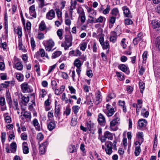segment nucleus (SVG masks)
I'll use <instances>...</instances> for the list:
<instances>
[{
	"label": "nucleus",
	"mask_w": 160,
	"mask_h": 160,
	"mask_svg": "<svg viewBox=\"0 0 160 160\" xmlns=\"http://www.w3.org/2000/svg\"><path fill=\"white\" fill-rule=\"evenodd\" d=\"M114 136H115V134L112 133L108 131H106L104 132L102 136L98 137V138L102 142H104L106 141L107 139L110 140H112Z\"/></svg>",
	"instance_id": "1"
},
{
	"label": "nucleus",
	"mask_w": 160,
	"mask_h": 160,
	"mask_svg": "<svg viewBox=\"0 0 160 160\" xmlns=\"http://www.w3.org/2000/svg\"><path fill=\"white\" fill-rule=\"evenodd\" d=\"M65 38V41L62 42L61 46L64 47V49L66 50L72 46V36L66 35Z\"/></svg>",
	"instance_id": "2"
},
{
	"label": "nucleus",
	"mask_w": 160,
	"mask_h": 160,
	"mask_svg": "<svg viewBox=\"0 0 160 160\" xmlns=\"http://www.w3.org/2000/svg\"><path fill=\"white\" fill-rule=\"evenodd\" d=\"M21 89L23 93L31 92L32 90L30 88V86L28 85L27 82H24L21 85Z\"/></svg>",
	"instance_id": "3"
},
{
	"label": "nucleus",
	"mask_w": 160,
	"mask_h": 160,
	"mask_svg": "<svg viewBox=\"0 0 160 160\" xmlns=\"http://www.w3.org/2000/svg\"><path fill=\"white\" fill-rule=\"evenodd\" d=\"M54 42L52 39L47 41L46 43L44 44L46 50L48 51H50L54 46Z\"/></svg>",
	"instance_id": "4"
},
{
	"label": "nucleus",
	"mask_w": 160,
	"mask_h": 160,
	"mask_svg": "<svg viewBox=\"0 0 160 160\" xmlns=\"http://www.w3.org/2000/svg\"><path fill=\"white\" fill-rule=\"evenodd\" d=\"M105 145L106 147L105 148L106 153L108 155H110L112 152V142L108 141L105 143Z\"/></svg>",
	"instance_id": "5"
},
{
	"label": "nucleus",
	"mask_w": 160,
	"mask_h": 160,
	"mask_svg": "<svg viewBox=\"0 0 160 160\" xmlns=\"http://www.w3.org/2000/svg\"><path fill=\"white\" fill-rule=\"evenodd\" d=\"M120 118L113 119L110 122V127L111 129L113 131H116L118 129V127L116 125L118 123Z\"/></svg>",
	"instance_id": "6"
},
{
	"label": "nucleus",
	"mask_w": 160,
	"mask_h": 160,
	"mask_svg": "<svg viewBox=\"0 0 160 160\" xmlns=\"http://www.w3.org/2000/svg\"><path fill=\"white\" fill-rule=\"evenodd\" d=\"M45 57L48 58V56L47 54H46L44 50L43 49H40L39 51H38L34 55V57H36L37 59H38L39 57Z\"/></svg>",
	"instance_id": "7"
},
{
	"label": "nucleus",
	"mask_w": 160,
	"mask_h": 160,
	"mask_svg": "<svg viewBox=\"0 0 160 160\" xmlns=\"http://www.w3.org/2000/svg\"><path fill=\"white\" fill-rule=\"evenodd\" d=\"M152 28L156 30L160 31V22L156 20H152Z\"/></svg>",
	"instance_id": "8"
},
{
	"label": "nucleus",
	"mask_w": 160,
	"mask_h": 160,
	"mask_svg": "<svg viewBox=\"0 0 160 160\" xmlns=\"http://www.w3.org/2000/svg\"><path fill=\"white\" fill-rule=\"evenodd\" d=\"M93 99V95L92 93H89L87 96L86 98V101L85 103H87L88 105H90L89 107L93 106V103L92 102V100Z\"/></svg>",
	"instance_id": "9"
},
{
	"label": "nucleus",
	"mask_w": 160,
	"mask_h": 160,
	"mask_svg": "<svg viewBox=\"0 0 160 160\" xmlns=\"http://www.w3.org/2000/svg\"><path fill=\"white\" fill-rule=\"evenodd\" d=\"M48 145V142L46 141L43 142L39 147V152L40 154H43L45 152V148Z\"/></svg>",
	"instance_id": "10"
},
{
	"label": "nucleus",
	"mask_w": 160,
	"mask_h": 160,
	"mask_svg": "<svg viewBox=\"0 0 160 160\" xmlns=\"http://www.w3.org/2000/svg\"><path fill=\"white\" fill-rule=\"evenodd\" d=\"M55 16V12L53 10L51 9L48 12L46 15V18L48 20H52Z\"/></svg>",
	"instance_id": "11"
},
{
	"label": "nucleus",
	"mask_w": 160,
	"mask_h": 160,
	"mask_svg": "<svg viewBox=\"0 0 160 160\" xmlns=\"http://www.w3.org/2000/svg\"><path fill=\"white\" fill-rule=\"evenodd\" d=\"M98 121L101 126H104L105 124V119L104 116L100 113L98 115Z\"/></svg>",
	"instance_id": "12"
},
{
	"label": "nucleus",
	"mask_w": 160,
	"mask_h": 160,
	"mask_svg": "<svg viewBox=\"0 0 160 160\" xmlns=\"http://www.w3.org/2000/svg\"><path fill=\"white\" fill-rule=\"evenodd\" d=\"M29 13L33 18L36 17V13L35 12V7L34 5L30 6L29 8Z\"/></svg>",
	"instance_id": "13"
},
{
	"label": "nucleus",
	"mask_w": 160,
	"mask_h": 160,
	"mask_svg": "<svg viewBox=\"0 0 160 160\" xmlns=\"http://www.w3.org/2000/svg\"><path fill=\"white\" fill-rule=\"evenodd\" d=\"M118 68L122 71L124 72H126L127 74H128L129 73V71H128V68L125 64H120L118 65Z\"/></svg>",
	"instance_id": "14"
},
{
	"label": "nucleus",
	"mask_w": 160,
	"mask_h": 160,
	"mask_svg": "<svg viewBox=\"0 0 160 160\" xmlns=\"http://www.w3.org/2000/svg\"><path fill=\"white\" fill-rule=\"evenodd\" d=\"M102 101V97L101 95V92L100 91H98V93L96 94V100L94 102L95 103L98 105Z\"/></svg>",
	"instance_id": "15"
},
{
	"label": "nucleus",
	"mask_w": 160,
	"mask_h": 160,
	"mask_svg": "<svg viewBox=\"0 0 160 160\" xmlns=\"http://www.w3.org/2000/svg\"><path fill=\"white\" fill-rule=\"evenodd\" d=\"M117 38V35L114 32H111L110 37V41L113 43L116 42Z\"/></svg>",
	"instance_id": "16"
},
{
	"label": "nucleus",
	"mask_w": 160,
	"mask_h": 160,
	"mask_svg": "<svg viewBox=\"0 0 160 160\" xmlns=\"http://www.w3.org/2000/svg\"><path fill=\"white\" fill-rule=\"evenodd\" d=\"M123 11V13L125 17L128 18H131V15L130 11L126 6H124L122 8Z\"/></svg>",
	"instance_id": "17"
},
{
	"label": "nucleus",
	"mask_w": 160,
	"mask_h": 160,
	"mask_svg": "<svg viewBox=\"0 0 160 160\" xmlns=\"http://www.w3.org/2000/svg\"><path fill=\"white\" fill-rule=\"evenodd\" d=\"M56 126V124L54 121H51L47 124L48 128L49 130L51 131L55 128Z\"/></svg>",
	"instance_id": "18"
},
{
	"label": "nucleus",
	"mask_w": 160,
	"mask_h": 160,
	"mask_svg": "<svg viewBox=\"0 0 160 160\" xmlns=\"http://www.w3.org/2000/svg\"><path fill=\"white\" fill-rule=\"evenodd\" d=\"M147 124V121L144 119H140L138 122V125L140 128L145 127Z\"/></svg>",
	"instance_id": "19"
},
{
	"label": "nucleus",
	"mask_w": 160,
	"mask_h": 160,
	"mask_svg": "<svg viewBox=\"0 0 160 160\" xmlns=\"http://www.w3.org/2000/svg\"><path fill=\"white\" fill-rule=\"evenodd\" d=\"M114 109L115 108H114L108 110H105L104 112L108 117H110L115 113V111Z\"/></svg>",
	"instance_id": "20"
},
{
	"label": "nucleus",
	"mask_w": 160,
	"mask_h": 160,
	"mask_svg": "<svg viewBox=\"0 0 160 160\" xmlns=\"http://www.w3.org/2000/svg\"><path fill=\"white\" fill-rule=\"evenodd\" d=\"M23 152L24 154H27L29 152V148L28 146V143L26 142H24L22 143Z\"/></svg>",
	"instance_id": "21"
},
{
	"label": "nucleus",
	"mask_w": 160,
	"mask_h": 160,
	"mask_svg": "<svg viewBox=\"0 0 160 160\" xmlns=\"http://www.w3.org/2000/svg\"><path fill=\"white\" fill-rule=\"evenodd\" d=\"M32 124L35 127L36 129L37 130L39 131L40 130L41 128L40 125L38 123V120L35 118L32 121Z\"/></svg>",
	"instance_id": "22"
},
{
	"label": "nucleus",
	"mask_w": 160,
	"mask_h": 160,
	"mask_svg": "<svg viewBox=\"0 0 160 160\" xmlns=\"http://www.w3.org/2000/svg\"><path fill=\"white\" fill-rule=\"evenodd\" d=\"M61 106L59 105H55V116L56 117H58L60 115V109Z\"/></svg>",
	"instance_id": "23"
},
{
	"label": "nucleus",
	"mask_w": 160,
	"mask_h": 160,
	"mask_svg": "<svg viewBox=\"0 0 160 160\" xmlns=\"http://www.w3.org/2000/svg\"><path fill=\"white\" fill-rule=\"evenodd\" d=\"M11 152L15 153L16 151L17 145L15 142H12L10 145Z\"/></svg>",
	"instance_id": "24"
},
{
	"label": "nucleus",
	"mask_w": 160,
	"mask_h": 160,
	"mask_svg": "<svg viewBox=\"0 0 160 160\" xmlns=\"http://www.w3.org/2000/svg\"><path fill=\"white\" fill-rule=\"evenodd\" d=\"M143 134L142 132H139L136 134V137L141 142H143L144 141L143 138Z\"/></svg>",
	"instance_id": "25"
},
{
	"label": "nucleus",
	"mask_w": 160,
	"mask_h": 160,
	"mask_svg": "<svg viewBox=\"0 0 160 160\" xmlns=\"http://www.w3.org/2000/svg\"><path fill=\"white\" fill-rule=\"evenodd\" d=\"M70 10H73L76 8L77 4V2L76 0H71L70 2Z\"/></svg>",
	"instance_id": "26"
},
{
	"label": "nucleus",
	"mask_w": 160,
	"mask_h": 160,
	"mask_svg": "<svg viewBox=\"0 0 160 160\" xmlns=\"http://www.w3.org/2000/svg\"><path fill=\"white\" fill-rule=\"evenodd\" d=\"M46 28L45 23L44 21H42L39 25V29L41 31L45 30Z\"/></svg>",
	"instance_id": "27"
},
{
	"label": "nucleus",
	"mask_w": 160,
	"mask_h": 160,
	"mask_svg": "<svg viewBox=\"0 0 160 160\" xmlns=\"http://www.w3.org/2000/svg\"><path fill=\"white\" fill-rule=\"evenodd\" d=\"M3 116L5 122L7 123H10L11 122V118L10 116L8 115V113H5Z\"/></svg>",
	"instance_id": "28"
},
{
	"label": "nucleus",
	"mask_w": 160,
	"mask_h": 160,
	"mask_svg": "<svg viewBox=\"0 0 160 160\" xmlns=\"http://www.w3.org/2000/svg\"><path fill=\"white\" fill-rule=\"evenodd\" d=\"M74 66H76L77 68H80L82 66V64L79 59H76L74 61Z\"/></svg>",
	"instance_id": "29"
},
{
	"label": "nucleus",
	"mask_w": 160,
	"mask_h": 160,
	"mask_svg": "<svg viewBox=\"0 0 160 160\" xmlns=\"http://www.w3.org/2000/svg\"><path fill=\"white\" fill-rule=\"evenodd\" d=\"M112 13L114 16L116 17L117 16L118 18L119 16L118 10L117 8H115L112 10Z\"/></svg>",
	"instance_id": "30"
},
{
	"label": "nucleus",
	"mask_w": 160,
	"mask_h": 160,
	"mask_svg": "<svg viewBox=\"0 0 160 160\" xmlns=\"http://www.w3.org/2000/svg\"><path fill=\"white\" fill-rule=\"evenodd\" d=\"M95 19L96 23H102L103 22H105L106 21V18L101 16L97 19L95 18Z\"/></svg>",
	"instance_id": "31"
},
{
	"label": "nucleus",
	"mask_w": 160,
	"mask_h": 160,
	"mask_svg": "<svg viewBox=\"0 0 160 160\" xmlns=\"http://www.w3.org/2000/svg\"><path fill=\"white\" fill-rule=\"evenodd\" d=\"M139 85L140 89V92L142 93L145 88V83L142 81H140L139 82Z\"/></svg>",
	"instance_id": "32"
},
{
	"label": "nucleus",
	"mask_w": 160,
	"mask_h": 160,
	"mask_svg": "<svg viewBox=\"0 0 160 160\" xmlns=\"http://www.w3.org/2000/svg\"><path fill=\"white\" fill-rule=\"evenodd\" d=\"M23 117L26 119H28L29 120H30L31 118V113L29 112L25 111L24 112V114L23 115Z\"/></svg>",
	"instance_id": "33"
},
{
	"label": "nucleus",
	"mask_w": 160,
	"mask_h": 160,
	"mask_svg": "<svg viewBox=\"0 0 160 160\" xmlns=\"http://www.w3.org/2000/svg\"><path fill=\"white\" fill-rule=\"evenodd\" d=\"M21 99L22 101L25 104L28 103L29 100V97L27 95H24L22 96Z\"/></svg>",
	"instance_id": "34"
},
{
	"label": "nucleus",
	"mask_w": 160,
	"mask_h": 160,
	"mask_svg": "<svg viewBox=\"0 0 160 160\" xmlns=\"http://www.w3.org/2000/svg\"><path fill=\"white\" fill-rule=\"evenodd\" d=\"M62 54V52L60 51H57L52 53V57L53 58H55Z\"/></svg>",
	"instance_id": "35"
},
{
	"label": "nucleus",
	"mask_w": 160,
	"mask_h": 160,
	"mask_svg": "<svg viewBox=\"0 0 160 160\" xmlns=\"http://www.w3.org/2000/svg\"><path fill=\"white\" fill-rule=\"evenodd\" d=\"M13 105L15 106L14 107V108L15 110H19V109L18 107V103L17 99L14 98L13 99Z\"/></svg>",
	"instance_id": "36"
},
{
	"label": "nucleus",
	"mask_w": 160,
	"mask_h": 160,
	"mask_svg": "<svg viewBox=\"0 0 160 160\" xmlns=\"http://www.w3.org/2000/svg\"><path fill=\"white\" fill-rule=\"evenodd\" d=\"M116 73L117 75L120 80H122L124 79V75L122 73L117 72Z\"/></svg>",
	"instance_id": "37"
},
{
	"label": "nucleus",
	"mask_w": 160,
	"mask_h": 160,
	"mask_svg": "<svg viewBox=\"0 0 160 160\" xmlns=\"http://www.w3.org/2000/svg\"><path fill=\"white\" fill-rule=\"evenodd\" d=\"M16 68L19 70H21L22 69L23 66L20 62H17L15 65Z\"/></svg>",
	"instance_id": "38"
},
{
	"label": "nucleus",
	"mask_w": 160,
	"mask_h": 160,
	"mask_svg": "<svg viewBox=\"0 0 160 160\" xmlns=\"http://www.w3.org/2000/svg\"><path fill=\"white\" fill-rule=\"evenodd\" d=\"M87 43L83 42L80 45V49L82 51H84L87 47Z\"/></svg>",
	"instance_id": "39"
},
{
	"label": "nucleus",
	"mask_w": 160,
	"mask_h": 160,
	"mask_svg": "<svg viewBox=\"0 0 160 160\" xmlns=\"http://www.w3.org/2000/svg\"><path fill=\"white\" fill-rule=\"evenodd\" d=\"M101 46L103 49H107L109 47V42L108 40L106 41L105 42L103 43Z\"/></svg>",
	"instance_id": "40"
},
{
	"label": "nucleus",
	"mask_w": 160,
	"mask_h": 160,
	"mask_svg": "<svg viewBox=\"0 0 160 160\" xmlns=\"http://www.w3.org/2000/svg\"><path fill=\"white\" fill-rule=\"evenodd\" d=\"M141 150L140 148V147L139 146H137L136 147L135 149V155L136 156H138Z\"/></svg>",
	"instance_id": "41"
},
{
	"label": "nucleus",
	"mask_w": 160,
	"mask_h": 160,
	"mask_svg": "<svg viewBox=\"0 0 160 160\" xmlns=\"http://www.w3.org/2000/svg\"><path fill=\"white\" fill-rule=\"evenodd\" d=\"M16 77L17 79L20 81H22L23 80L24 76L22 74L17 73L16 75Z\"/></svg>",
	"instance_id": "42"
},
{
	"label": "nucleus",
	"mask_w": 160,
	"mask_h": 160,
	"mask_svg": "<svg viewBox=\"0 0 160 160\" xmlns=\"http://www.w3.org/2000/svg\"><path fill=\"white\" fill-rule=\"evenodd\" d=\"M80 108L78 106H74L72 107V110L75 114H76L77 113Z\"/></svg>",
	"instance_id": "43"
},
{
	"label": "nucleus",
	"mask_w": 160,
	"mask_h": 160,
	"mask_svg": "<svg viewBox=\"0 0 160 160\" xmlns=\"http://www.w3.org/2000/svg\"><path fill=\"white\" fill-rule=\"evenodd\" d=\"M62 29H59L57 31V35L59 37V39L61 40L63 38V37H62Z\"/></svg>",
	"instance_id": "44"
},
{
	"label": "nucleus",
	"mask_w": 160,
	"mask_h": 160,
	"mask_svg": "<svg viewBox=\"0 0 160 160\" xmlns=\"http://www.w3.org/2000/svg\"><path fill=\"white\" fill-rule=\"evenodd\" d=\"M15 32L18 34V38H21L22 35V28H18L15 30Z\"/></svg>",
	"instance_id": "45"
},
{
	"label": "nucleus",
	"mask_w": 160,
	"mask_h": 160,
	"mask_svg": "<svg viewBox=\"0 0 160 160\" xmlns=\"http://www.w3.org/2000/svg\"><path fill=\"white\" fill-rule=\"evenodd\" d=\"M115 97L113 93H112L109 94L106 98L107 102H109L111 99Z\"/></svg>",
	"instance_id": "46"
},
{
	"label": "nucleus",
	"mask_w": 160,
	"mask_h": 160,
	"mask_svg": "<svg viewBox=\"0 0 160 160\" xmlns=\"http://www.w3.org/2000/svg\"><path fill=\"white\" fill-rule=\"evenodd\" d=\"M89 17L90 19H88V22L89 23H96L95 18L92 16H89Z\"/></svg>",
	"instance_id": "47"
},
{
	"label": "nucleus",
	"mask_w": 160,
	"mask_h": 160,
	"mask_svg": "<svg viewBox=\"0 0 160 160\" xmlns=\"http://www.w3.org/2000/svg\"><path fill=\"white\" fill-rule=\"evenodd\" d=\"M142 38H135L133 40V43L134 45H137L139 42L142 40Z\"/></svg>",
	"instance_id": "48"
},
{
	"label": "nucleus",
	"mask_w": 160,
	"mask_h": 160,
	"mask_svg": "<svg viewBox=\"0 0 160 160\" xmlns=\"http://www.w3.org/2000/svg\"><path fill=\"white\" fill-rule=\"evenodd\" d=\"M51 85L52 86V89L54 90V89L57 88V83L56 82L55 80L52 81L51 82Z\"/></svg>",
	"instance_id": "49"
},
{
	"label": "nucleus",
	"mask_w": 160,
	"mask_h": 160,
	"mask_svg": "<svg viewBox=\"0 0 160 160\" xmlns=\"http://www.w3.org/2000/svg\"><path fill=\"white\" fill-rule=\"evenodd\" d=\"M43 135L41 133H38L37 136V139L40 141L42 140L43 139Z\"/></svg>",
	"instance_id": "50"
},
{
	"label": "nucleus",
	"mask_w": 160,
	"mask_h": 160,
	"mask_svg": "<svg viewBox=\"0 0 160 160\" xmlns=\"http://www.w3.org/2000/svg\"><path fill=\"white\" fill-rule=\"evenodd\" d=\"M27 135L25 132L22 133L21 135V139L23 140H26L27 139Z\"/></svg>",
	"instance_id": "51"
},
{
	"label": "nucleus",
	"mask_w": 160,
	"mask_h": 160,
	"mask_svg": "<svg viewBox=\"0 0 160 160\" xmlns=\"http://www.w3.org/2000/svg\"><path fill=\"white\" fill-rule=\"evenodd\" d=\"M77 150L75 147L74 145H71V148H69V152L70 153H73L74 152H76Z\"/></svg>",
	"instance_id": "52"
},
{
	"label": "nucleus",
	"mask_w": 160,
	"mask_h": 160,
	"mask_svg": "<svg viewBox=\"0 0 160 160\" xmlns=\"http://www.w3.org/2000/svg\"><path fill=\"white\" fill-rule=\"evenodd\" d=\"M110 10V6L108 5L107 6V8L103 11V13L104 14H106L109 13Z\"/></svg>",
	"instance_id": "53"
},
{
	"label": "nucleus",
	"mask_w": 160,
	"mask_h": 160,
	"mask_svg": "<svg viewBox=\"0 0 160 160\" xmlns=\"http://www.w3.org/2000/svg\"><path fill=\"white\" fill-rule=\"evenodd\" d=\"M31 44L33 50L34 48L36 47V45L35 42L34 40V38H31Z\"/></svg>",
	"instance_id": "54"
},
{
	"label": "nucleus",
	"mask_w": 160,
	"mask_h": 160,
	"mask_svg": "<svg viewBox=\"0 0 160 160\" xmlns=\"http://www.w3.org/2000/svg\"><path fill=\"white\" fill-rule=\"evenodd\" d=\"M35 62L36 63V64L35 65L34 67H38V68L36 69V71L38 72L40 71V65L37 60H35Z\"/></svg>",
	"instance_id": "55"
},
{
	"label": "nucleus",
	"mask_w": 160,
	"mask_h": 160,
	"mask_svg": "<svg viewBox=\"0 0 160 160\" xmlns=\"http://www.w3.org/2000/svg\"><path fill=\"white\" fill-rule=\"evenodd\" d=\"M116 18V17L114 16L111 17L109 19V23L111 24H114L115 22Z\"/></svg>",
	"instance_id": "56"
},
{
	"label": "nucleus",
	"mask_w": 160,
	"mask_h": 160,
	"mask_svg": "<svg viewBox=\"0 0 160 160\" xmlns=\"http://www.w3.org/2000/svg\"><path fill=\"white\" fill-rule=\"evenodd\" d=\"M113 32L116 33L117 35L118 34H120L121 33V32L120 30V27L118 26L115 28V31Z\"/></svg>",
	"instance_id": "57"
},
{
	"label": "nucleus",
	"mask_w": 160,
	"mask_h": 160,
	"mask_svg": "<svg viewBox=\"0 0 160 160\" xmlns=\"http://www.w3.org/2000/svg\"><path fill=\"white\" fill-rule=\"evenodd\" d=\"M0 104L1 106H3L5 104V98L3 97H0Z\"/></svg>",
	"instance_id": "58"
},
{
	"label": "nucleus",
	"mask_w": 160,
	"mask_h": 160,
	"mask_svg": "<svg viewBox=\"0 0 160 160\" xmlns=\"http://www.w3.org/2000/svg\"><path fill=\"white\" fill-rule=\"evenodd\" d=\"M77 123V121L75 118H72L71 122V125L72 126H74Z\"/></svg>",
	"instance_id": "59"
},
{
	"label": "nucleus",
	"mask_w": 160,
	"mask_h": 160,
	"mask_svg": "<svg viewBox=\"0 0 160 160\" xmlns=\"http://www.w3.org/2000/svg\"><path fill=\"white\" fill-rule=\"evenodd\" d=\"M125 23L126 25H129L132 23V21L130 19H128L125 20Z\"/></svg>",
	"instance_id": "60"
},
{
	"label": "nucleus",
	"mask_w": 160,
	"mask_h": 160,
	"mask_svg": "<svg viewBox=\"0 0 160 160\" xmlns=\"http://www.w3.org/2000/svg\"><path fill=\"white\" fill-rule=\"evenodd\" d=\"M39 1L40 2V3L39 4V8H42L45 6L44 0H39Z\"/></svg>",
	"instance_id": "61"
},
{
	"label": "nucleus",
	"mask_w": 160,
	"mask_h": 160,
	"mask_svg": "<svg viewBox=\"0 0 160 160\" xmlns=\"http://www.w3.org/2000/svg\"><path fill=\"white\" fill-rule=\"evenodd\" d=\"M44 35L42 33H38V35L37 38L39 40H41L44 39Z\"/></svg>",
	"instance_id": "62"
},
{
	"label": "nucleus",
	"mask_w": 160,
	"mask_h": 160,
	"mask_svg": "<svg viewBox=\"0 0 160 160\" xmlns=\"http://www.w3.org/2000/svg\"><path fill=\"white\" fill-rule=\"evenodd\" d=\"M80 21L81 22L83 23H84L86 20V17L85 14L80 16Z\"/></svg>",
	"instance_id": "63"
},
{
	"label": "nucleus",
	"mask_w": 160,
	"mask_h": 160,
	"mask_svg": "<svg viewBox=\"0 0 160 160\" xmlns=\"http://www.w3.org/2000/svg\"><path fill=\"white\" fill-rule=\"evenodd\" d=\"M157 42L158 46V50L160 51V37H157Z\"/></svg>",
	"instance_id": "64"
}]
</instances>
